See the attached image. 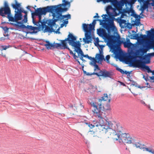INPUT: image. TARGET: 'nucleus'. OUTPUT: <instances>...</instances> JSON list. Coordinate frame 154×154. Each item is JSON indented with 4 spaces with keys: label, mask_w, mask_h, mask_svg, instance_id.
I'll return each mask as SVG.
<instances>
[{
    "label": "nucleus",
    "mask_w": 154,
    "mask_h": 154,
    "mask_svg": "<svg viewBox=\"0 0 154 154\" xmlns=\"http://www.w3.org/2000/svg\"><path fill=\"white\" fill-rule=\"evenodd\" d=\"M103 20L107 23L105 25V27L107 29L108 33L110 34H113V35H110L107 34H104L105 39L107 41V45L110 48L115 51L116 49H119L120 48V45L123 43L125 41L124 38H120L118 33L117 29L114 24V19L108 18V15L103 14L102 16Z\"/></svg>",
    "instance_id": "obj_1"
},
{
    "label": "nucleus",
    "mask_w": 154,
    "mask_h": 154,
    "mask_svg": "<svg viewBox=\"0 0 154 154\" xmlns=\"http://www.w3.org/2000/svg\"><path fill=\"white\" fill-rule=\"evenodd\" d=\"M106 121L103 119H100L98 122L94 121L92 124L86 123L85 124L90 128H92L94 127H97L99 129L105 133L110 134L114 141L118 140L121 142V134L119 135L117 132H121L122 130V128L120 124L114 123L112 124L111 122H108L107 124L109 128H107V124H106Z\"/></svg>",
    "instance_id": "obj_2"
},
{
    "label": "nucleus",
    "mask_w": 154,
    "mask_h": 154,
    "mask_svg": "<svg viewBox=\"0 0 154 154\" xmlns=\"http://www.w3.org/2000/svg\"><path fill=\"white\" fill-rule=\"evenodd\" d=\"M117 2L114 4L113 2L112 4L115 8H112L111 5H108L106 7V11L107 14L109 17V18L114 19V17L121 14V17H125L126 16L125 13H127L126 7H128V0H121L120 1L116 0Z\"/></svg>",
    "instance_id": "obj_3"
},
{
    "label": "nucleus",
    "mask_w": 154,
    "mask_h": 154,
    "mask_svg": "<svg viewBox=\"0 0 154 154\" xmlns=\"http://www.w3.org/2000/svg\"><path fill=\"white\" fill-rule=\"evenodd\" d=\"M55 22V21H54V24L50 26L46 25L45 23L41 22H40V25H39V27L28 26V28L32 30V31L29 32L27 33L32 34L36 33L39 31H42L44 33H51L53 32L56 34H59L60 33L59 31L60 28H59L58 26L56 24Z\"/></svg>",
    "instance_id": "obj_4"
},
{
    "label": "nucleus",
    "mask_w": 154,
    "mask_h": 154,
    "mask_svg": "<svg viewBox=\"0 0 154 154\" xmlns=\"http://www.w3.org/2000/svg\"><path fill=\"white\" fill-rule=\"evenodd\" d=\"M111 98L107 94H104L101 99H99L98 102L94 103L91 102V104L93 107V112L96 117L100 119H103L104 116L102 112L103 109V106L102 105V101H108L109 102L110 101Z\"/></svg>",
    "instance_id": "obj_5"
},
{
    "label": "nucleus",
    "mask_w": 154,
    "mask_h": 154,
    "mask_svg": "<svg viewBox=\"0 0 154 154\" xmlns=\"http://www.w3.org/2000/svg\"><path fill=\"white\" fill-rule=\"evenodd\" d=\"M61 5H59L57 6H47L46 8H38L35 12V14L38 15V17L39 20L38 22H35L33 21V23L38 27L39 25H40V22L44 23L42 22L41 20L42 15H45L47 12H51L53 16V14L54 13H56L57 11L60 10L59 9Z\"/></svg>",
    "instance_id": "obj_6"
},
{
    "label": "nucleus",
    "mask_w": 154,
    "mask_h": 154,
    "mask_svg": "<svg viewBox=\"0 0 154 154\" xmlns=\"http://www.w3.org/2000/svg\"><path fill=\"white\" fill-rule=\"evenodd\" d=\"M69 41V44L74 47V51L76 52L78 56L80 57V59L82 61H85L83 59V57L88 58L92 61L94 59V57H92L89 56L88 55H85L83 54L82 50L80 48V44L79 42H75L76 38L73 35L70 34L69 35V37L68 38Z\"/></svg>",
    "instance_id": "obj_7"
},
{
    "label": "nucleus",
    "mask_w": 154,
    "mask_h": 154,
    "mask_svg": "<svg viewBox=\"0 0 154 154\" xmlns=\"http://www.w3.org/2000/svg\"><path fill=\"white\" fill-rule=\"evenodd\" d=\"M59 9L60 10L57 11L56 13H54L53 14V19L54 21H56L58 20L62 21L63 23L61 24L59 28H61L64 26H66V24L68 23V20L70 19L71 16L70 14H67L65 15H62V12L63 11H65L67 10V8H61V7Z\"/></svg>",
    "instance_id": "obj_8"
},
{
    "label": "nucleus",
    "mask_w": 154,
    "mask_h": 154,
    "mask_svg": "<svg viewBox=\"0 0 154 154\" xmlns=\"http://www.w3.org/2000/svg\"><path fill=\"white\" fill-rule=\"evenodd\" d=\"M96 23V20H94L92 22V24H86L85 23L83 24V29L85 32V37L83 38V40L85 44H89L92 41V37L90 36V32L94 29V25Z\"/></svg>",
    "instance_id": "obj_9"
},
{
    "label": "nucleus",
    "mask_w": 154,
    "mask_h": 154,
    "mask_svg": "<svg viewBox=\"0 0 154 154\" xmlns=\"http://www.w3.org/2000/svg\"><path fill=\"white\" fill-rule=\"evenodd\" d=\"M140 51H139V50H137L135 52L134 55V56H128L127 57H135V59H132V60L135 61L136 60V59L138 58L140 60H142V61L143 63L149 64L150 63V58L154 56V53H148L146 55L143 56L145 53H144L142 55L140 53Z\"/></svg>",
    "instance_id": "obj_10"
},
{
    "label": "nucleus",
    "mask_w": 154,
    "mask_h": 154,
    "mask_svg": "<svg viewBox=\"0 0 154 154\" xmlns=\"http://www.w3.org/2000/svg\"><path fill=\"white\" fill-rule=\"evenodd\" d=\"M135 57H126L125 58V61L127 64H130L133 67H141L147 70H149V67L145 65V63H143L141 60H138L134 61H132V59H135Z\"/></svg>",
    "instance_id": "obj_11"
},
{
    "label": "nucleus",
    "mask_w": 154,
    "mask_h": 154,
    "mask_svg": "<svg viewBox=\"0 0 154 154\" xmlns=\"http://www.w3.org/2000/svg\"><path fill=\"white\" fill-rule=\"evenodd\" d=\"M9 21L14 22L15 23H11V24L13 25L16 29L20 31L21 29L26 28L27 30L29 31V32H32V30L28 28V26H31L28 25L26 26L25 25L23 24V23L22 21L20 22H16L15 18L11 17H9ZM29 31H28L29 32ZM28 32H27V33Z\"/></svg>",
    "instance_id": "obj_12"
},
{
    "label": "nucleus",
    "mask_w": 154,
    "mask_h": 154,
    "mask_svg": "<svg viewBox=\"0 0 154 154\" xmlns=\"http://www.w3.org/2000/svg\"><path fill=\"white\" fill-rule=\"evenodd\" d=\"M123 44L124 47L125 48H128L129 49H131V50L129 52V54L130 55H134L135 52H134L133 50L135 49H136L137 47V44H132L130 42V41L128 38L126 39V41H124Z\"/></svg>",
    "instance_id": "obj_13"
},
{
    "label": "nucleus",
    "mask_w": 154,
    "mask_h": 154,
    "mask_svg": "<svg viewBox=\"0 0 154 154\" xmlns=\"http://www.w3.org/2000/svg\"><path fill=\"white\" fill-rule=\"evenodd\" d=\"M152 49L154 50V41L153 40L150 41L146 45H143L139 50L142 55L146 53L149 50Z\"/></svg>",
    "instance_id": "obj_14"
},
{
    "label": "nucleus",
    "mask_w": 154,
    "mask_h": 154,
    "mask_svg": "<svg viewBox=\"0 0 154 154\" xmlns=\"http://www.w3.org/2000/svg\"><path fill=\"white\" fill-rule=\"evenodd\" d=\"M87 74L88 75H95L98 76H103L105 77H110L112 75V72L107 71L105 70H100V71L98 73L93 72L91 74L88 73Z\"/></svg>",
    "instance_id": "obj_15"
},
{
    "label": "nucleus",
    "mask_w": 154,
    "mask_h": 154,
    "mask_svg": "<svg viewBox=\"0 0 154 154\" xmlns=\"http://www.w3.org/2000/svg\"><path fill=\"white\" fill-rule=\"evenodd\" d=\"M70 34V33L69 35L68 38L66 39H65L64 40H62L61 41V44L54 43V44H53L54 45V47H56L57 48H60L62 49H68L70 50L67 46V43L66 42L68 41V43H69V41L68 39V38L69 37V35Z\"/></svg>",
    "instance_id": "obj_16"
},
{
    "label": "nucleus",
    "mask_w": 154,
    "mask_h": 154,
    "mask_svg": "<svg viewBox=\"0 0 154 154\" xmlns=\"http://www.w3.org/2000/svg\"><path fill=\"white\" fill-rule=\"evenodd\" d=\"M103 50V49H99V53L96 54L95 58H94L96 62L98 63H101L103 60H105L104 58Z\"/></svg>",
    "instance_id": "obj_17"
},
{
    "label": "nucleus",
    "mask_w": 154,
    "mask_h": 154,
    "mask_svg": "<svg viewBox=\"0 0 154 154\" xmlns=\"http://www.w3.org/2000/svg\"><path fill=\"white\" fill-rule=\"evenodd\" d=\"M121 142L129 144L132 143V139L129 134L125 133L122 134H121Z\"/></svg>",
    "instance_id": "obj_18"
},
{
    "label": "nucleus",
    "mask_w": 154,
    "mask_h": 154,
    "mask_svg": "<svg viewBox=\"0 0 154 154\" xmlns=\"http://www.w3.org/2000/svg\"><path fill=\"white\" fill-rule=\"evenodd\" d=\"M128 14L129 15L131 14H128V13H126L125 14L126 16H125L124 17H124V18H125L127 16L126 14ZM122 18H123V17H122L121 16V18L118 19V21L121 27L124 28L127 26V23L126 20L122 19Z\"/></svg>",
    "instance_id": "obj_19"
},
{
    "label": "nucleus",
    "mask_w": 154,
    "mask_h": 154,
    "mask_svg": "<svg viewBox=\"0 0 154 154\" xmlns=\"http://www.w3.org/2000/svg\"><path fill=\"white\" fill-rule=\"evenodd\" d=\"M4 5L5 7L2 8L1 9L2 10V11L3 12L4 14H8V16H9L11 14V11L8 6L7 3L5 2Z\"/></svg>",
    "instance_id": "obj_20"
},
{
    "label": "nucleus",
    "mask_w": 154,
    "mask_h": 154,
    "mask_svg": "<svg viewBox=\"0 0 154 154\" xmlns=\"http://www.w3.org/2000/svg\"><path fill=\"white\" fill-rule=\"evenodd\" d=\"M90 36H92V39H94V43L95 45L97 46L98 49H103V48L104 47V46L103 45H99V39L98 38H94V36L91 34V32H90ZM91 43V42H90Z\"/></svg>",
    "instance_id": "obj_21"
},
{
    "label": "nucleus",
    "mask_w": 154,
    "mask_h": 154,
    "mask_svg": "<svg viewBox=\"0 0 154 154\" xmlns=\"http://www.w3.org/2000/svg\"><path fill=\"white\" fill-rule=\"evenodd\" d=\"M90 64L94 67V70L95 72L99 71H100V68L98 67V66L96 64V60L94 59H93V60L91 61Z\"/></svg>",
    "instance_id": "obj_22"
},
{
    "label": "nucleus",
    "mask_w": 154,
    "mask_h": 154,
    "mask_svg": "<svg viewBox=\"0 0 154 154\" xmlns=\"http://www.w3.org/2000/svg\"><path fill=\"white\" fill-rule=\"evenodd\" d=\"M147 35L149 38L151 40H154V29H151L150 30L147 31Z\"/></svg>",
    "instance_id": "obj_23"
},
{
    "label": "nucleus",
    "mask_w": 154,
    "mask_h": 154,
    "mask_svg": "<svg viewBox=\"0 0 154 154\" xmlns=\"http://www.w3.org/2000/svg\"><path fill=\"white\" fill-rule=\"evenodd\" d=\"M146 37L145 35H140V36H138L137 38L139 43L140 44L141 43L146 39Z\"/></svg>",
    "instance_id": "obj_24"
},
{
    "label": "nucleus",
    "mask_w": 154,
    "mask_h": 154,
    "mask_svg": "<svg viewBox=\"0 0 154 154\" xmlns=\"http://www.w3.org/2000/svg\"><path fill=\"white\" fill-rule=\"evenodd\" d=\"M20 12H17L15 14L14 17L16 22H18V21L21 20L22 19V15Z\"/></svg>",
    "instance_id": "obj_25"
},
{
    "label": "nucleus",
    "mask_w": 154,
    "mask_h": 154,
    "mask_svg": "<svg viewBox=\"0 0 154 154\" xmlns=\"http://www.w3.org/2000/svg\"><path fill=\"white\" fill-rule=\"evenodd\" d=\"M45 42L46 43L45 44V45L47 49H50L52 47H54V44L50 43L49 41H46Z\"/></svg>",
    "instance_id": "obj_26"
},
{
    "label": "nucleus",
    "mask_w": 154,
    "mask_h": 154,
    "mask_svg": "<svg viewBox=\"0 0 154 154\" xmlns=\"http://www.w3.org/2000/svg\"><path fill=\"white\" fill-rule=\"evenodd\" d=\"M117 0H97V2H99L100 1H103V2L106 3H109V2H113L114 5H115V3L116 2H117Z\"/></svg>",
    "instance_id": "obj_27"
},
{
    "label": "nucleus",
    "mask_w": 154,
    "mask_h": 154,
    "mask_svg": "<svg viewBox=\"0 0 154 154\" xmlns=\"http://www.w3.org/2000/svg\"><path fill=\"white\" fill-rule=\"evenodd\" d=\"M20 5L19 4H16V5H13V8L16 10H17L18 12H21V9L20 7Z\"/></svg>",
    "instance_id": "obj_28"
},
{
    "label": "nucleus",
    "mask_w": 154,
    "mask_h": 154,
    "mask_svg": "<svg viewBox=\"0 0 154 154\" xmlns=\"http://www.w3.org/2000/svg\"><path fill=\"white\" fill-rule=\"evenodd\" d=\"M21 12H24L25 14V15L24 16V19L22 21L23 23H26L27 21V12L26 11H23L21 10Z\"/></svg>",
    "instance_id": "obj_29"
},
{
    "label": "nucleus",
    "mask_w": 154,
    "mask_h": 154,
    "mask_svg": "<svg viewBox=\"0 0 154 154\" xmlns=\"http://www.w3.org/2000/svg\"><path fill=\"white\" fill-rule=\"evenodd\" d=\"M134 146H135L137 148H139L140 149H142L143 147V146L139 143H136L134 144Z\"/></svg>",
    "instance_id": "obj_30"
},
{
    "label": "nucleus",
    "mask_w": 154,
    "mask_h": 154,
    "mask_svg": "<svg viewBox=\"0 0 154 154\" xmlns=\"http://www.w3.org/2000/svg\"><path fill=\"white\" fill-rule=\"evenodd\" d=\"M70 53L71 54L73 55L74 58L76 60L77 58H78L79 56H76L75 55V53H74L72 51L70 50Z\"/></svg>",
    "instance_id": "obj_31"
},
{
    "label": "nucleus",
    "mask_w": 154,
    "mask_h": 154,
    "mask_svg": "<svg viewBox=\"0 0 154 154\" xmlns=\"http://www.w3.org/2000/svg\"><path fill=\"white\" fill-rule=\"evenodd\" d=\"M142 149H143V151H147L150 152V151L151 149L143 146Z\"/></svg>",
    "instance_id": "obj_32"
},
{
    "label": "nucleus",
    "mask_w": 154,
    "mask_h": 154,
    "mask_svg": "<svg viewBox=\"0 0 154 154\" xmlns=\"http://www.w3.org/2000/svg\"><path fill=\"white\" fill-rule=\"evenodd\" d=\"M97 33L98 34H102L104 36V34H106V33H103V30H97Z\"/></svg>",
    "instance_id": "obj_33"
},
{
    "label": "nucleus",
    "mask_w": 154,
    "mask_h": 154,
    "mask_svg": "<svg viewBox=\"0 0 154 154\" xmlns=\"http://www.w3.org/2000/svg\"><path fill=\"white\" fill-rule=\"evenodd\" d=\"M110 57L109 55H107V56H106V60L107 62V63H109V60L110 59Z\"/></svg>",
    "instance_id": "obj_34"
},
{
    "label": "nucleus",
    "mask_w": 154,
    "mask_h": 154,
    "mask_svg": "<svg viewBox=\"0 0 154 154\" xmlns=\"http://www.w3.org/2000/svg\"><path fill=\"white\" fill-rule=\"evenodd\" d=\"M133 85H134L135 86H136L137 87H138V88H140V89H142V88H145L146 87L144 86H141V87L140 86V85H138L137 86V84H134Z\"/></svg>",
    "instance_id": "obj_35"
},
{
    "label": "nucleus",
    "mask_w": 154,
    "mask_h": 154,
    "mask_svg": "<svg viewBox=\"0 0 154 154\" xmlns=\"http://www.w3.org/2000/svg\"><path fill=\"white\" fill-rule=\"evenodd\" d=\"M1 48H2V50H6V49L8 48V47L5 46H1Z\"/></svg>",
    "instance_id": "obj_36"
},
{
    "label": "nucleus",
    "mask_w": 154,
    "mask_h": 154,
    "mask_svg": "<svg viewBox=\"0 0 154 154\" xmlns=\"http://www.w3.org/2000/svg\"><path fill=\"white\" fill-rule=\"evenodd\" d=\"M117 69L119 71V72L122 73L124 74V71L122 69L119 68H117Z\"/></svg>",
    "instance_id": "obj_37"
},
{
    "label": "nucleus",
    "mask_w": 154,
    "mask_h": 154,
    "mask_svg": "<svg viewBox=\"0 0 154 154\" xmlns=\"http://www.w3.org/2000/svg\"><path fill=\"white\" fill-rule=\"evenodd\" d=\"M141 13L140 14V15L139 16V17L140 18H142L143 17V12L144 11H141Z\"/></svg>",
    "instance_id": "obj_38"
},
{
    "label": "nucleus",
    "mask_w": 154,
    "mask_h": 154,
    "mask_svg": "<svg viewBox=\"0 0 154 154\" xmlns=\"http://www.w3.org/2000/svg\"><path fill=\"white\" fill-rule=\"evenodd\" d=\"M151 1H152V3H151L150 4H151L152 5L154 6V0H150L149 2V3Z\"/></svg>",
    "instance_id": "obj_39"
},
{
    "label": "nucleus",
    "mask_w": 154,
    "mask_h": 154,
    "mask_svg": "<svg viewBox=\"0 0 154 154\" xmlns=\"http://www.w3.org/2000/svg\"><path fill=\"white\" fill-rule=\"evenodd\" d=\"M3 30L5 32H7L8 30V28L6 27H5L2 28Z\"/></svg>",
    "instance_id": "obj_40"
},
{
    "label": "nucleus",
    "mask_w": 154,
    "mask_h": 154,
    "mask_svg": "<svg viewBox=\"0 0 154 154\" xmlns=\"http://www.w3.org/2000/svg\"><path fill=\"white\" fill-rule=\"evenodd\" d=\"M89 134L92 135L94 134V132L90 131L89 132Z\"/></svg>",
    "instance_id": "obj_41"
},
{
    "label": "nucleus",
    "mask_w": 154,
    "mask_h": 154,
    "mask_svg": "<svg viewBox=\"0 0 154 154\" xmlns=\"http://www.w3.org/2000/svg\"><path fill=\"white\" fill-rule=\"evenodd\" d=\"M3 12L2 11V10H1L0 9V14L1 15L3 16L4 14Z\"/></svg>",
    "instance_id": "obj_42"
},
{
    "label": "nucleus",
    "mask_w": 154,
    "mask_h": 154,
    "mask_svg": "<svg viewBox=\"0 0 154 154\" xmlns=\"http://www.w3.org/2000/svg\"><path fill=\"white\" fill-rule=\"evenodd\" d=\"M152 73L153 74H154V72H152ZM150 79L153 80H154V76H152V77H150Z\"/></svg>",
    "instance_id": "obj_43"
},
{
    "label": "nucleus",
    "mask_w": 154,
    "mask_h": 154,
    "mask_svg": "<svg viewBox=\"0 0 154 154\" xmlns=\"http://www.w3.org/2000/svg\"><path fill=\"white\" fill-rule=\"evenodd\" d=\"M150 152L152 153V154H154V150L151 149Z\"/></svg>",
    "instance_id": "obj_44"
},
{
    "label": "nucleus",
    "mask_w": 154,
    "mask_h": 154,
    "mask_svg": "<svg viewBox=\"0 0 154 154\" xmlns=\"http://www.w3.org/2000/svg\"><path fill=\"white\" fill-rule=\"evenodd\" d=\"M124 74H130V72H128L126 71H124Z\"/></svg>",
    "instance_id": "obj_45"
},
{
    "label": "nucleus",
    "mask_w": 154,
    "mask_h": 154,
    "mask_svg": "<svg viewBox=\"0 0 154 154\" xmlns=\"http://www.w3.org/2000/svg\"><path fill=\"white\" fill-rule=\"evenodd\" d=\"M146 85H147L146 86V87H147V88H149L150 87V86L149 85H148V83H147L146 84Z\"/></svg>",
    "instance_id": "obj_46"
},
{
    "label": "nucleus",
    "mask_w": 154,
    "mask_h": 154,
    "mask_svg": "<svg viewBox=\"0 0 154 154\" xmlns=\"http://www.w3.org/2000/svg\"><path fill=\"white\" fill-rule=\"evenodd\" d=\"M147 72L148 73H149V72H152V71H151V70L150 69V68H149V70H147Z\"/></svg>",
    "instance_id": "obj_47"
},
{
    "label": "nucleus",
    "mask_w": 154,
    "mask_h": 154,
    "mask_svg": "<svg viewBox=\"0 0 154 154\" xmlns=\"http://www.w3.org/2000/svg\"><path fill=\"white\" fill-rule=\"evenodd\" d=\"M96 15H95V16H94V18H96V17H97V16H98V14H97V13H96Z\"/></svg>",
    "instance_id": "obj_48"
},
{
    "label": "nucleus",
    "mask_w": 154,
    "mask_h": 154,
    "mask_svg": "<svg viewBox=\"0 0 154 154\" xmlns=\"http://www.w3.org/2000/svg\"><path fill=\"white\" fill-rule=\"evenodd\" d=\"M5 39V38H3V37H2V38H0V40H4V39Z\"/></svg>",
    "instance_id": "obj_49"
},
{
    "label": "nucleus",
    "mask_w": 154,
    "mask_h": 154,
    "mask_svg": "<svg viewBox=\"0 0 154 154\" xmlns=\"http://www.w3.org/2000/svg\"><path fill=\"white\" fill-rule=\"evenodd\" d=\"M30 6H27L26 8H27V9L29 10L30 8Z\"/></svg>",
    "instance_id": "obj_50"
},
{
    "label": "nucleus",
    "mask_w": 154,
    "mask_h": 154,
    "mask_svg": "<svg viewBox=\"0 0 154 154\" xmlns=\"http://www.w3.org/2000/svg\"><path fill=\"white\" fill-rule=\"evenodd\" d=\"M148 108L150 110H152L151 109H150V105H148Z\"/></svg>",
    "instance_id": "obj_51"
},
{
    "label": "nucleus",
    "mask_w": 154,
    "mask_h": 154,
    "mask_svg": "<svg viewBox=\"0 0 154 154\" xmlns=\"http://www.w3.org/2000/svg\"><path fill=\"white\" fill-rule=\"evenodd\" d=\"M121 83L122 85L123 86H125V85L124 84L122 83V82H121Z\"/></svg>",
    "instance_id": "obj_52"
},
{
    "label": "nucleus",
    "mask_w": 154,
    "mask_h": 154,
    "mask_svg": "<svg viewBox=\"0 0 154 154\" xmlns=\"http://www.w3.org/2000/svg\"><path fill=\"white\" fill-rule=\"evenodd\" d=\"M4 57H6V55H2Z\"/></svg>",
    "instance_id": "obj_53"
},
{
    "label": "nucleus",
    "mask_w": 154,
    "mask_h": 154,
    "mask_svg": "<svg viewBox=\"0 0 154 154\" xmlns=\"http://www.w3.org/2000/svg\"><path fill=\"white\" fill-rule=\"evenodd\" d=\"M96 90V88L94 87V91H95Z\"/></svg>",
    "instance_id": "obj_54"
},
{
    "label": "nucleus",
    "mask_w": 154,
    "mask_h": 154,
    "mask_svg": "<svg viewBox=\"0 0 154 154\" xmlns=\"http://www.w3.org/2000/svg\"><path fill=\"white\" fill-rule=\"evenodd\" d=\"M80 106H81V108L82 107V106L81 105H80Z\"/></svg>",
    "instance_id": "obj_55"
},
{
    "label": "nucleus",
    "mask_w": 154,
    "mask_h": 154,
    "mask_svg": "<svg viewBox=\"0 0 154 154\" xmlns=\"http://www.w3.org/2000/svg\"><path fill=\"white\" fill-rule=\"evenodd\" d=\"M143 78H144V79H145V80H146V78H144V76H143Z\"/></svg>",
    "instance_id": "obj_56"
}]
</instances>
